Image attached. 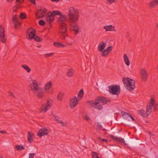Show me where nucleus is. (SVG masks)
I'll list each match as a JSON object with an SVG mask.
<instances>
[{"label": "nucleus", "mask_w": 158, "mask_h": 158, "mask_svg": "<svg viewBox=\"0 0 158 158\" xmlns=\"http://www.w3.org/2000/svg\"><path fill=\"white\" fill-rule=\"evenodd\" d=\"M82 117L84 119L87 121H89V117L86 114H83Z\"/></svg>", "instance_id": "37998d69"}, {"label": "nucleus", "mask_w": 158, "mask_h": 158, "mask_svg": "<svg viewBox=\"0 0 158 158\" xmlns=\"http://www.w3.org/2000/svg\"><path fill=\"white\" fill-rule=\"evenodd\" d=\"M60 14L56 10L53 11L52 12L49 11L44 16L46 17L45 20L50 24L54 20V16L56 15H60Z\"/></svg>", "instance_id": "39448f33"}, {"label": "nucleus", "mask_w": 158, "mask_h": 158, "mask_svg": "<svg viewBox=\"0 0 158 158\" xmlns=\"http://www.w3.org/2000/svg\"><path fill=\"white\" fill-rule=\"evenodd\" d=\"M98 139L101 140L102 142H107L108 140L107 139H105L101 138L100 137H99Z\"/></svg>", "instance_id": "09e8293b"}, {"label": "nucleus", "mask_w": 158, "mask_h": 158, "mask_svg": "<svg viewBox=\"0 0 158 158\" xmlns=\"http://www.w3.org/2000/svg\"><path fill=\"white\" fill-rule=\"evenodd\" d=\"M79 101L76 96H74L72 98L69 100V106L71 109H73L78 104Z\"/></svg>", "instance_id": "6e6552de"}, {"label": "nucleus", "mask_w": 158, "mask_h": 158, "mask_svg": "<svg viewBox=\"0 0 158 158\" xmlns=\"http://www.w3.org/2000/svg\"><path fill=\"white\" fill-rule=\"evenodd\" d=\"M39 24L41 26H44L45 24V22L43 20H40L39 22Z\"/></svg>", "instance_id": "79ce46f5"}, {"label": "nucleus", "mask_w": 158, "mask_h": 158, "mask_svg": "<svg viewBox=\"0 0 158 158\" xmlns=\"http://www.w3.org/2000/svg\"><path fill=\"white\" fill-rule=\"evenodd\" d=\"M109 91L110 93L113 95H118L120 92V87L118 85H113L109 86Z\"/></svg>", "instance_id": "423d86ee"}, {"label": "nucleus", "mask_w": 158, "mask_h": 158, "mask_svg": "<svg viewBox=\"0 0 158 158\" xmlns=\"http://www.w3.org/2000/svg\"><path fill=\"white\" fill-rule=\"evenodd\" d=\"M52 2H59L60 0H51Z\"/></svg>", "instance_id": "680f3d73"}, {"label": "nucleus", "mask_w": 158, "mask_h": 158, "mask_svg": "<svg viewBox=\"0 0 158 158\" xmlns=\"http://www.w3.org/2000/svg\"><path fill=\"white\" fill-rule=\"evenodd\" d=\"M102 52L101 55L102 56L106 57L110 52H108L106 49L104 50H103V51L101 52Z\"/></svg>", "instance_id": "473e14b6"}, {"label": "nucleus", "mask_w": 158, "mask_h": 158, "mask_svg": "<svg viewBox=\"0 0 158 158\" xmlns=\"http://www.w3.org/2000/svg\"><path fill=\"white\" fill-rule=\"evenodd\" d=\"M64 95V93L62 92H60L58 94L57 98V99L59 101H62L63 96Z\"/></svg>", "instance_id": "c756f323"}, {"label": "nucleus", "mask_w": 158, "mask_h": 158, "mask_svg": "<svg viewBox=\"0 0 158 158\" xmlns=\"http://www.w3.org/2000/svg\"><path fill=\"white\" fill-rule=\"evenodd\" d=\"M9 94L10 96L13 97H15V96L14 95V94L13 93L10 92H9Z\"/></svg>", "instance_id": "13d9d810"}, {"label": "nucleus", "mask_w": 158, "mask_h": 158, "mask_svg": "<svg viewBox=\"0 0 158 158\" xmlns=\"http://www.w3.org/2000/svg\"><path fill=\"white\" fill-rule=\"evenodd\" d=\"M21 7V6L20 5H19L18 4L16 5L14 7H13V11L14 12H17L18 9Z\"/></svg>", "instance_id": "72a5a7b5"}, {"label": "nucleus", "mask_w": 158, "mask_h": 158, "mask_svg": "<svg viewBox=\"0 0 158 158\" xmlns=\"http://www.w3.org/2000/svg\"><path fill=\"white\" fill-rule=\"evenodd\" d=\"M143 124H144L146 125L145 123H148L149 122H148V121L147 120H144V121H143Z\"/></svg>", "instance_id": "4d7b16f0"}, {"label": "nucleus", "mask_w": 158, "mask_h": 158, "mask_svg": "<svg viewBox=\"0 0 158 158\" xmlns=\"http://www.w3.org/2000/svg\"><path fill=\"white\" fill-rule=\"evenodd\" d=\"M127 148H130V147H129L128 146H127Z\"/></svg>", "instance_id": "774afa93"}, {"label": "nucleus", "mask_w": 158, "mask_h": 158, "mask_svg": "<svg viewBox=\"0 0 158 158\" xmlns=\"http://www.w3.org/2000/svg\"><path fill=\"white\" fill-rule=\"evenodd\" d=\"M0 133L2 134H5L7 133L6 131H0Z\"/></svg>", "instance_id": "bf43d9fd"}, {"label": "nucleus", "mask_w": 158, "mask_h": 158, "mask_svg": "<svg viewBox=\"0 0 158 158\" xmlns=\"http://www.w3.org/2000/svg\"><path fill=\"white\" fill-rule=\"evenodd\" d=\"M154 102H155L153 103V110L155 111L156 110H158V104L156 103H154Z\"/></svg>", "instance_id": "4c0bfd02"}, {"label": "nucleus", "mask_w": 158, "mask_h": 158, "mask_svg": "<svg viewBox=\"0 0 158 158\" xmlns=\"http://www.w3.org/2000/svg\"><path fill=\"white\" fill-rule=\"evenodd\" d=\"M155 102V99L152 98H151L150 102L147 104L146 111L142 109L138 111V114L145 118H147L151 112L153 103Z\"/></svg>", "instance_id": "f03ea898"}, {"label": "nucleus", "mask_w": 158, "mask_h": 158, "mask_svg": "<svg viewBox=\"0 0 158 158\" xmlns=\"http://www.w3.org/2000/svg\"><path fill=\"white\" fill-rule=\"evenodd\" d=\"M106 44V43L105 42L102 41L99 44L98 47V49L100 52H102L104 50Z\"/></svg>", "instance_id": "6ab92c4d"}, {"label": "nucleus", "mask_w": 158, "mask_h": 158, "mask_svg": "<svg viewBox=\"0 0 158 158\" xmlns=\"http://www.w3.org/2000/svg\"><path fill=\"white\" fill-rule=\"evenodd\" d=\"M28 133L27 141L29 143H31L33 141V140L32 137V135H33L31 134L29 132H28Z\"/></svg>", "instance_id": "c85d7f7f"}, {"label": "nucleus", "mask_w": 158, "mask_h": 158, "mask_svg": "<svg viewBox=\"0 0 158 158\" xmlns=\"http://www.w3.org/2000/svg\"><path fill=\"white\" fill-rule=\"evenodd\" d=\"M35 93L36 96L38 98L42 99L44 98L45 93V90L43 88H40L37 90L36 91Z\"/></svg>", "instance_id": "9b49d317"}, {"label": "nucleus", "mask_w": 158, "mask_h": 158, "mask_svg": "<svg viewBox=\"0 0 158 158\" xmlns=\"http://www.w3.org/2000/svg\"><path fill=\"white\" fill-rule=\"evenodd\" d=\"M98 157V154L96 152H92V158H97Z\"/></svg>", "instance_id": "a19ab883"}, {"label": "nucleus", "mask_w": 158, "mask_h": 158, "mask_svg": "<svg viewBox=\"0 0 158 158\" xmlns=\"http://www.w3.org/2000/svg\"><path fill=\"white\" fill-rule=\"evenodd\" d=\"M95 101L94 102L93 101H88L87 102L89 105H91V106L95 107V105H97V104H98V102L96 100V98L95 99Z\"/></svg>", "instance_id": "cd10ccee"}, {"label": "nucleus", "mask_w": 158, "mask_h": 158, "mask_svg": "<svg viewBox=\"0 0 158 158\" xmlns=\"http://www.w3.org/2000/svg\"><path fill=\"white\" fill-rule=\"evenodd\" d=\"M95 108L97 109L98 110H101L103 108V107L101 104H99H99H97V105H95Z\"/></svg>", "instance_id": "58836bf2"}, {"label": "nucleus", "mask_w": 158, "mask_h": 158, "mask_svg": "<svg viewBox=\"0 0 158 158\" xmlns=\"http://www.w3.org/2000/svg\"><path fill=\"white\" fill-rule=\"evenodd\" d=\"M73 73L72 71L69 70L67 72V75L69 77H71L73 76Z\"/></svg>", "instance_id": "ea45409f"}, {"label": "nucleus", "mask_w": 158, "mask_h": 158, "mask_svg": "<svg viewBox=\"0 0 158 158\" xmlns=\"http://www.w3.org/2000/svg\"><path fill=\"white\" fill-rule=\"evenodd\" d=\"M130 118L134 122H136L135 120L133 118L131 115L130 116Z\"/></svg>", "instance_id": "5fc2aeb1"}, {"label": "nucleus", "mask_w": 158, "mask_h": 158, "mask_svg": "<svg viewBox=\"0 0 158 158\" xmlns=\"http://www.w3.org/2000/svg\"><path fill=\"white\" fill-rule=\"evenodd\" d=\"M84 91L83 89L80 90L78 94V98L81 99L83 96Z\"/></svg>", "instance_id": "7c9ffc66"}, {"label": "nucleus", "mask_w": 158, "mask_h": 158, "mask_svg": "<svg viewBox=\"0 0 158 158\" xmlns=\"http://www.w3.org/2000/svg\"><path fill=\"white\" fill-rule=\"evenodd\" d=\"M51 106V105L50 104L49 101L47 100V103L43 104L41 108V111L42 112H45L49 109Z\"/></svg>", "instance_id": "dca6fc26"}, {"label": "nucleus", "mask_w": 158, "mask_h": 158, "mask_svg": "<svg viewBox=\"0 0 158 158\" xmlns=\"http://www.w3.org/2000/svg\"><path fill=\"white\" fill-rule=\"evenodd\" d=\"M59 35H60V37L62 39L64 40L65 37L66 36H67L68 35L66 34H64L63 33H62L61 32V31L59 32Z\"/></svg>", "instance_id": "e433bc0d"}, {"label": "nucleus", "mask_w": 158, "mask_h": 158, "mask_svg": "<svg viewBox=\"0 0 158 158\" xmlns=\"http://www.w3.org/2000/svg\"><path fill=\"white\" fill-rule=\"evenodd\" d=\"M50 131L49 129H48L46 127L40 129L38 132L37 135L39 137H41L44 135H47Z\"/></svg>", "instance_id": "1a4fd4ad"}, {"label": "nucleus", "mask_w": 158, "mask_h": 158, "mask_svg": "<svg viewBox=\"0 0 158 158\" xmlns=\"http://www.w3.org/2000/svg\"><path fill=\"white\" fill-rule=\"evenodd\" d=\"M53 45L56 47H60V43L57 42H55L53 43Z\"/></svg>", "instance_id": "a18cd8bd"}, {"label": "nucleus", "mask_w": 158, "mask_h": 158, "mask_svg": "<svg viewBox=\"0 0 158 158\" xmlns=\"http://www.w3.org/2000/svg\"><path fill=\"white\" fill-rule=\"evenodd\" d=\"M123 57L126 64L127 66H129L130 64V61L127 54H124L123 55Z\"/></svg>", "instance_id": "393cba45"}, {"label": "nucleus", "mask_w": 158, "mask_h": 158, "mask_svg": "<svg viewBox=\"0 0 158 158\" xmlns=\"http://www.w3.org/2000/svg\"><path fill=\"white\" fill-rule=\"evenodd\" d=\"M29 36L30 40L34 39V40L37 42L41 41L42 39L41 38L36 35V30L33 28H28L26 32Z\"/></svg>", "instance_id": "20e7f679"}, {"label": "nucleus", "mask_w": 158, "mask_h": 158, "mask_svg": "<svg viewBox=\"0 0 158 158\" xmlns=\"http://www.w3.org/2000/svg\"><path fill=\"white\" fill-rule=\"evenodd\" d=\"M128 143L131 146H134L138 145L139 143H141V142L139 141L133 139V137H131L130 139V141H129Z\"/></svg>", "instance_id": "f3484780"}, {"label": "nucleus", "mask_w": 158, "mask_h": 158, "mask_svg": "<svg viewBox=\"0 0 158 158\" xmlns=\"http://www.w3.org/2000/svg\"><path fill=\"white\" fill-rule=\"evenodd\" d=\"M0 38L1 41L3 43H5L6 41V39L5 35L4 29L2 26H0Z\"/></svg>", "instance_id": "4468645a"}, {"label": "nucleus", "mask_w": 158, "mask_h": 158, "mask_svg": "<svg viewBox=\"0 0 158 158\" xmlns=\"http://www.w3.org/2000/svg\"><path fill=\"white\" fill-rule=\"evenodd\" d=\"M53 55V53H47L45 55V57H48L49 56H51Z\"/></svg>", "instance_id": "49530a36"}, {"label": "nucleus", "mask_w": 158, "mask_h": 158, "mask_svg": "<svg viewBox=\"0 0 158 158\" xmlns=\"http://www.w3.org/2000/svg\"><path fill=\"white\" fill-rule=\"evenodd\" d=\"M35 155V153H29V158H34V156Z\"/></svg>", "instance_id": "3c124183"}, {"label": "nucleus", "mask_w": 158, "mask_h": 158, "mask_svg": "<svg viewBox=\"0 0 158 158\" xmlns=\"http://www.w3.org/2000/svg\"><path fill=\"white\" fill-rule=\"evenodd\" d=\"M22 67L25 69L27 72L29 73L31 71V69L26 64H23L22 65Z\"/></svg>", "instance_id": "f704fd0d"}, {"label": "nucleus", "mask_w": 158, "mask_h": 158, "mask_svg": "<svg viewBox=\"0 0 158 158\" xmlns=\"http://www.w3.org/2000/svg\"><path fill=\"white\" fill-rule=\"evenodd\" d=\"M32 81V84L34 87V89L35 90H37L39 89H40L39 88L38 82L36 80H34L33 79L31 80Z\"/></svg>", "instance_id": "5701e85b"}, {"label": "nucleus", "mask_w": 158, "mask_h": 158, "mask_svg": "<svg viewBox=\"0 0 158 158\" xmlns=\"http://www.w3.org/2000/svg\"><path fill=\"white\" fill-rule=\"evenodd\" d=\"M30 2H31L33 4L35 5H36L35 3V0H29Z\"/></svg>", "instance_id": "864d4df0"}, {"label": "nucleus", "mask_w": 158, "mask_h": 158, "mask_svg": "<svg viewBox=\"0 0 158 158\" xmlns=\"http://www.w3.org/2000/svg\"><path fill=\"white\" fill-rule=\"evenodd\" d=\"M140 77L142 81L145 82L148 78V73L145 69H140Z\"/></svg>", "instance_id": "9d476101"}, {"label": "nucleus", "mask_w": 158, "mask_h": 158, "mask_svg": "<svg viewBox=\"0 0 158 158\" xmlns=\"http://www.w3.org/2000/svg\"><path fill=\"white\" fill-rule=\"evenodd\" d=\"M52 82L51 81L46 83L44 86L45 90H46L49 89L52 86Z\"/></svg>", "instance_id": "bb28decb"}, {"label": "nucleus", "mask_w": 158, "mask_h": 158, "mask_svg": "<svg viewBox=\"0 0 158 158\" xmlns=\"http://www.w3.org/2000/svg\"><path fill=\"white\" fill-rule=\"evenodd\" d=\"M7 0L8 2H11V1H13V0Z\"/></svg>", "instance_id": "e2e57ef3"}, {"label": "nucleus", "mask_w": 158, "mask_h": 158, "mask_svg": "<svg viewBox=\"0 0 158 158\" xmlns=\"http://www.w3.org/2000/svg\"><path fill=\"white\" fill-rule=\"evenodd\" d=\"M121 131V129H119V132H120V131Z\"/></svg>", "instance_id": "69168bd1"}, {"label": "nucleus", "mask_w": 158, "mask_h": 158, "mask_svg": "<svg viewBox=\"0 0 158 158\" xmlns=\"http://www.w3.org/2000/svg\"><path fill=\"white\" fill-rule=\"evenodd\" d=\"M98 128L99 129H101L102 127V126L101 125L99 124L98 123Z\"/></svg>", "instance_id": "6e6d98bb"}, {"label": "nucleus", "mask_w": 158, "mask_h": 158, "mask_svg": "<svg viewBox=\"0 0 158 158\" xmlns=\"http://www.w3.org/2000/svg\"><path fill=\"white\" fill-rule=\"evenodd\" d=\"M122 81L125 86L128 90L131 91L135 88V81L131 78L127 77L126 79L124 77L122 79Z\"/></svg>", "instance_id": "7ed1b4c3"}, {"label": "nucleus", "mask_w": 158, "mask_h": 158, "mask_svg": "<svg viewBox=\"0 0 158 158\" xmlns=\"http://www.w3.org/2000/svg\"><path fill=\"white\" fill-rule=\"evenodd\" d=\"M158 4V0H153L149 3V6L151 8H154Z\"/></svg>", "instance_id": "4be33fe9"}, {"label": "nucleus", "mask_w": 158, "mask_h": 158, "mask_svg": "<svg viewBox=\"0 0 158 158\" xmlns=\"http://www.w3.org/2000/svg\"><path fill=\"white\" fill-rule=\"evenodd\" d=\"M96 100L98 101V104L101 102L103 105L106 104L107 102H110V100L109 99H107L106 98L102 96L97 97L96 98Z\"/></svg>", "instance_id": "ddd939ff"}, {"label": "nucleus", "mask_w": 158, "mask_h": 158, "mask_svg": "<svg viewBox=\"0 0 158 158\" xmlns=\"http://www.w3.org/2000/svg\"><path fill=\"white\" fill-rule=\"evenodd\" d=\"M105 130H105V129H103V131H105Z\"/></svg>", "instance_id": "338daca9"}, {"label": "nucleus", "mask_w": 158, "mask_h": 158, "mask_svg": "<svg viewBox=\"0 0 158 158\" xmlns=\"http://www.w3.org/2000/svg\"><path fill=\"white\" fill-rule=\"evenodd\" d=\"M68 15L69 19L70 29L74 31L75 35H76L79 33L80 29V27L77 24L79 16V12L73 7H70L69 9Z\"/></svg>", "instance_id": "f257e3e1"}, {"label": "nucleus", "mask_w": 158, "mask_h": 158, "mask_svg": "<svg viewBox=\"0 0 158 158\" xmlns=\"http://www.w3.org/2000/svg\"><path fill=\"white\" fill-rule=\"evenodd\" d=\"M24 0H16V3H18L19 2L18 4L19 5H20L21 6V4L23 3Z\"/></svg>", "instance_id": "c03bdc74"}, {"label": "nucleus", "mask_w": 158, "mask_h": 158, "mask_svg": "<svg viewBox=\"0 0 158 158\" xmlns=\"http://www.w3.org/2000/svg\"><path fill=\"white\" fill-rule=\"evenodd\" d=\"M124 139L126 141H127L128 143L129 141H130V139L128 135H126L124 138Z\"/></svg>", "instance_id": "8fccbe9b"}, {"label": "nucleus", "mask_w": 158, "mask_h": 158, "mask_svg": "<svg viewBox=\"0 0 158 158\" xmlns=\"http://www.w3.org/2000/svg\"><path fill=\"white\" fill-rule=\"evenodd\" d=\"M67 25L63 23H61L60 25V32L63 33L64 34H66V32Z\"/></svg>", "instance_id": "a211bd4d"}, {"label": "nucleus", "mask_w": 158, "mask_h": 158, "mask_svg": "<svg viewBox=\"0 0 158 158\" xmlns=\"http://www.w3.org/2000/svg\"><path fill=\"white\" fill-rule=\"evenodd\" d=\"M57 11L60 13V15H58L60 16L59 18L58 21L60 22H63L67 20L66 16L65 15H63L62 13L58 10H56Z\"/></svg>", "instance_id": "412c9836"}, {"label": "nucleus", "mask_w": 158, "mask_h": 158, "mask_svg": "<svg viewBox=\"0 0 158 158\" xmlns=\"http://www.w3.org/2000/svg\"><path fill=\"white\" fill-rule=\"evenodd\" d=\"M65 47V45L63 44H62L60 43V47Z\"/></svg>", "instance_id": "052dcab7"}, {"label": "nucleus", "mask_w": 158, "mask_h": 158, "mask_svg": "<svg viewBox=\"0 0 158 158\" xmlns=\"http://www.w3.org/2000/svg\"><path fill=\"white\" fill-rule=\"evenodd\" d=\"M19 18L22 19H25L27 17V15L24 13H21L19 16Z\"/></svg>", "instance_id": "c9c22d12"}, {"label": "nucleus", "mask_w": 158, "mask_h": 158, "mask_svg": "<svg viewBox=\"0 0 158 158\" xmlns=\"http://www.w3.org/2000/svg\"><path fill=\"white\" fill-rule=\"evenodd\" d=\"M17 15L16 14L12 18V21L14 23L15 27V29L20 27L21 25V23L17 20Z\"/></svg>", "instance_id": "2eb2a0df"}, {"label": "nucleus", "mask_w": 158, "mask_h": 158, "mask_svg": "<svg viewBox=\"0 0 158 158\" xmlns=\"http://www.w3.org/2000/svg\"><path fill=\"white\" fill-rule=\"evenodd\" d=\"M53 115L57 123H61V125L63 126H65L64 123L62 122V120L60 119V118L59 117L57 116L55 114Z\"/></svg>", "instance_id": "a878e982"}, {"label": "nucleus", "mask_w": 158, "mask_h": 158, "mask_svg": "<svg viewBox=\"0 0 158 158\" xmlns=\"http://www.w3.org/2000/svg\"><path fill=\"white\" fill-rule=\"evenodd\" d=\"M121 114L125 119L130 121L129 118H130V116L131 115V114L129 113L123 111L122 112Z\"/></svg>", "instance_id": "b1692460"}, {"label": "nucleus", "mask_w": 158, "mask_h": 158, "mask_svg": "<svg viewBox=\"0 0 158 158\" xmlns=\"http://www.w3.org/2000/svg\"><path fill=\"white\" fill-rule=\"evenodd\" d=\"M15 147L17 151H21L25 149L23 146H20L19 145H15Z\"/></svg>", "instance_id": "2f4dec72"}, {"label": "nucleus", "mask_w": 158, "mask_h": 158, "mask_svg": "<svg viewBox=\"0 0 158 158\" xmlns=\"http://www.w3.org/2000/svg\"><path fill=\"white\" fill-rule=\"evenodd\" d=\"M112 49V46H110L108 47H107V48H106V49H105L108 52H110V51H111Z\"/></svg>", "instance_id": "de8ad7c7"}, {"label": "nucleus", "mask_w": 158, "mask_h": 158, "mask_svg": "<svg viewBox=\"0 0 158 158\" xmlns=\"http://www.w3.org/2000/svg\"><path fill=\"white\" fill-rule=\"evenodd\" d=\"M110 4H111L115 1L114 0H106Z\"/></svg>", "instance_id": "603ef678"}, {"label": "nucleus", "mask_w": 158, "mask_h": 158, "mask_svg": "<svg viewBox=\"0 0 158 158\" xmlns=\"http://www.w3.org/2000/svg\"><path fill=\"white\" fill-rule=\"evenodd\" d=\"M47 10L44 8H41L40 9L38 10L35 12V15L37 19H39L44 16L45 14L47 12Z\"/></svg>", "instance_id": "0eeeda50"}, {"label": "nucleus", "mask_w": 158, "mask_h": 158, "mask_svg": "<svg viewBox=\"0 0 158 158\" xmlns=\"http://www.w3.org/2000/svg\"><path fill=\"white\" fill-rule=\"evenodd\" d=\"M104 28L106 30V31H116L114 27L112 25L104 26Z\"/></svg>", "instance_id": "aec40b11"}, {"label": "nucleus", "mask_w": 158, "mask_h": 158, "mask_svg": "<svg viewBox=\"0 0 158 158\" xmlns=\"http://www.w3.org/2000/svg\"><path fill=\"white\" fill-rule=\"evenodd\" d=\"M110 137L114 141H117L120 143H123L124 145L126 146H127V144L125 143L124 139L123 138L114 136L112 135H110Z\"/></svg>", "instance_id": "f8f14e48"}, {"label": "nucleus", "mask_w": 158, "mask_h": 158, "mask_svg": "<svg viewBox=\"0 0 158 158\" xmlns=\"http://www.w3.org/2000/svg\"><path fill=\"white\" fill-rule=\"evenodd\" d=\"M9 111V110H7L6 111H5L6 112V111Z\"/></svg>", "instance_id": "0e129e2a"}]
</instances>
